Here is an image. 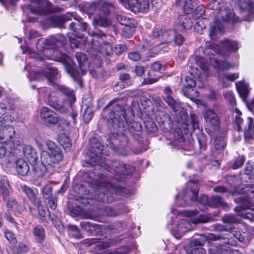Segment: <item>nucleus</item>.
I'll use <instances>...</instances> for the list:
<instances>
[{"label": "nucleus", "mask_w": 254, "mask_h": 254, "mask_svg": "<svg viewBox=\"0 0 254 254\" xmlns=\"http://www.w3.org/2000/svg\"><path fill=\"white\" fill-rule=\"evenodd\" d=\"M90 146L86 155L83 164L94 166L93 172L83 174L84 180L89 186L95 189L94 198L103 203H110L114 200L113 194L122 191L120 185H114V182L123 181L126 176L132 174L134 168L130 165H126L119 160L112 162L111 166L105 163L104 156L109 154L107 147L102 145L95 138L90 139Z\"/></svg>", "instance_id": "nucleus-1"}, {"label": "nucleus", "mask_w": 254, "mask_h": 254, "mask_svg": "<svg viewBox=\"0 0 254 254\" xmlns=\"http://www.w3.org/2000/svg\"><path fill=\"white\" fill-rule=\"evenodd\" d=\"M43 72L44 73H42L35 71L33 73H29V78L35 80L46 79L55 89L64 95L66 97L67 102H61L58 99L55 97V92H52L49 94L48 100L49 104L56 110L61 113H65L76 100L73 91L64 85H60L56 82V81L61 77V74L59 73L56 68L47 67L43 70Z\"/></svg>", "instance_id": "nucleus-2"}, {"label": "nucleus", "mask_w": 254, "mask_h": 254, "mask_svg": "<svg viewBox=\"0 0 254 254\" xmlns=\"http://www.w3.org/2000/svg\"><path fill=\"white\" fill-rule=\"evenodd\" d=\"M106 118L108 124L117 130L118 134L128 129L131 133H133V137L138 139L141 133L142 126L140 123L134 121L128 123L126 117V111L121 105H116L115 108Z\"/></svg>", "instance_id": "nucleus-3"}, {"label": "nucleus", "mask_w": 254, "mask_h": 254, "mask_svg": "<svg viewBox=\"0 0 254 254\" xmlns=\"http://www.w3.org/2000/svg\"><path fill=\"white\" fill-rule=\"evenodd\" d=\"M48 150H41V164L35 166L33 170L37 177H42L46 172H50L53 168L63 159L64 155L61 149L56 145L53 141H46Z\"/></svg>", "instance_id": "nucleus-4"}, {"label": "nucleus", "mask_w": 254, "mask_h": 254, "mask_svg": "<svg viewBox=\"0 0 254 254\" xmlns=\"http://www.w3.org/2000/svg\"><path fill=\"white\" fill-rule=\"evenodd\" d=\"M165 102L172 108L175 113L174 121L185 130L189 131L190 128L193 131L196 129L199 130V123L198 116L191 113L190 117L181 106L179 101L174 100L171 96L168 95L165 98Z\"/></svg>", "instance_id": "nucleus-5"}, {"label": "nucleus", "mask_w": 254, "mask_h": 254, "mask_svg": "<svg viewBox=\"0 0 254 254\" xmlns=\"http://www.w3.org/2000/svg\"><path fill=\"white\" fill-rule=\"evenodd\" d=\"M114 8L113 5L103 0H99L91 3L88 8L89 15H95L93 19L95 27H107L112 24L109 16Z\"/></svg>", "instance_id": "nucleus-6"}, {"label": "nucleus", "mask_w": 254, "mask_h": 254, "mask_svg": "<svg viewBox=\"0 0 254 254\" xmlns=\"http://www.w3.org/2000/svg\"><path fill=\"white\" fill-rule=\"evenodd\" d=\"M65 38L62 35L51 36L47 39L40 38L36 44L37 52L47 59L55 58L60 53L57 50L59 46H63ZM55 60V59H54Z\"/></svg>", "instance_id": "nucleus-7"}, {"label": "nucleus", "mask_w": 254, "mask_h": 254, "mask_svg": "<svg viewBox=\"0 0 254 254\" xmlns=\"http://www.w3.org/2000/svg\"><path fill=\"white\" fill-rule=\"evenodd\" d=\"M184 213L187 217H194L189 220L181 219L178 222L176 226L173 227L172 232L177 239H180L186 232L192 229L191 223L197 224L206 223L210 220V219L205 215H198V212L196 210L186 211Z\"/></svg>", "instance_id": "nucleus-8"}, {"label": "nucleus", "mask_w": 254, "mask_h": 254, "mask_svg": "<svg viewBox=\"0 0 254 254\" xmlns=\"http://www.w3.org/2000/svg\"><path fill=\"white\" fill-rule=\"evenodd\" d=\"M75 56L81 71L77 69L76 65L72 60L64 54L60 53V56L56 58L55 60L58 62H64L67 72L74 80L77 82H80V77L86 73V70L83 69L82 66L84 63L86 61L87 57L85 54L79 52H77Z\"/></svg>", "instance_id": "nucleus-9"}, {"label": "nucleus", "mask_w": 254, "mask_h": 254, "mask_svg": "<svg viewBox=\"0 0 254 254\" xmlns=\"http://www.w3.org/2000/svg\"><path fill=\"white\" fill-rule=\"evenodd\" d=\"M199 188L197 183L190 181L188 185L187 188L183 192L182 199L179 195L176 196V200L181 206L190 205L192 202L195 201L198 198Z\"/></svg>", "instance_id": "nucleus-10"}, {"label": "nucleus", "mask_w": 254, "mask_h": 254, "mask_svg": "<svg viewBox=\"0 0 254 254\" xmlns=\"http://www.w3.org/2000/svg\"><path fill=\"white\" fill-rule=\"evenodd\" d=\"M5 112V105L3 103H0V141L9 144V147H11L13 143L10 139L14 135L15 131L12 127L4 125L5 120L2 116Z\"/></svg>", "instance_id": "nucleus-11"}, {"label": "nucleus", "mask_w": 254, "mask_h": 254, "mask_svg": "<svg viewBox=\"0 0 254 254\" xmlns=\"http://www.w3.org/2000/svg\"><path fill=\"white\" fill-rule=\"evenodd\" d=\"M69 28L72 31L67 34L70 47L72 48H77L79 43L78 39L82 38V34L79 33V31H86L87 25L85 22L76 21L71 22L69 26Z\"/></svg>", "instance_id": "nucleus-12"}, {"label": "nucleus", "mask_w": 254, "mask_h": 254, "mask_svg": "<svg viewBox=\"0 0 254 254\" xmlns=\"http://www.w3.org/2000/svg\"><path fill=\"white\" fill-rule=\"evenodd\" d=\"M106 145L114 150L117 153L125 156L128 152V138L126 135H118V138L113 141H108Z\"/></svg>", "instance_id": "nucleus-13"}, {"label": "nucleus", "mask_w": 254, "mask_h": 254, "mask_svg": "<svg viewBox=\"0 0 254 254\" xmlns=\"http://www.w3.org/2000/svg\"><path fill=\"white\" fill-rule=\"evenodd\" d=\"M126 7L134 12H146L149 8L148 0H119Z\"/></svg>", "instance_id": "nucleus-14"}, {"label": "nucleus", "mask_w": 254, "mask_h": 254, "mask_svg": "<svg viewBox=\"0 0 254 254\" xmlns=\"http://www.w3.org/2000/svg\"><path fill=\"white\" fill-rule=\"evenodd\" d=\"M213 52H215L216 53H217V52L213 49L210 48L204 51V54L208 55L210 64L215 68H217L218 69L224 70L234 68L237 65V64H230L225 60L221 61L220 59L214 57L213 53Z\"/></svg>", "instance_id": "nucleus-15"}, {"label": "nucleus", "mask_w": 254, "mask_h": 254, "mask_svg": "<svg viewBox=\"0 0 254 254\" xmlns=\"http://www.w3.org/2000/svg\"><path fill=\"white\" fill-rule=\"evenodd\" d=\"M240 7L241 12L248 16L247 20L254 19V0H240Z\"/></svg>", "instance_id": "nucleus-16"}, {"label": "nucleus", "mask_w": 254, "mask_h": 254, "mask_svg": "<svg viewBox=\"0 0 254 254\" xmlns=\"http://www.w3.org/2000/svg\"><path fill=\"white\" fill-rule=\"evenodd\" d=\"M40 116L44 122L49 124H57L60 120L56 113L46 107H43L41 109Z\"/></svg>", "instance_id": "nucleus-17"}, {"label": "nucleus", "mask_w": 254, "mask_h": 254, "mask_svg": "<svg viewBox=\"0 0 254 254\" xmlns=\"http://www.w3.org/2000/svg\"><path fill=\"white\" fill-rule=\"evenodd\" d=\"M171 35L174 36L173 31H167L165 28L161 27L155 28L152 32V37L162 40L167 44L171 41V38H170Z\"/></svg>", "instance_id": "nucleus-18"}, {"label": "nucleus", "mask_w": 254, "mask_h": 254, "mask_svg": "<svg viewBox=\"0 0 254 254\" xmlns=\"http://www.w3.org/2000/svg\"><path fill=\"white\" fill-rule=\"evenodd\" d=\"M203 118L207 126L214 127L219 124V117L213 110H206L204 114Z\"/></svg>", "instance_id": "nucleus-19"}, {"label": "nucleus", "mask_w": 254, "mask_h": 254, "mask_svg": "<svg viewBox=\"0 0 254 254\" xmlns=\"http://www.w3.org/2000/svg\"><path fill=\"white\" fill-rule=\"evenodd\" d=\"M11 192V187L7 177L1 176L0 177V195L4 201H6V199Z\"/></svg>", "instance_id": "nucleus-20"}, {"label": "nucleus", "mask_w": 254, "mask_h": 254, "mask_svg": "<svg viewBox=\"0 0 254 254\" xmlns=\"http://www.w3.org/2000/svg\"><path fill=\"white\" fill-rule=\"evenodd\" d=\"M23 153L24 156L32 166L36 165L38 157L35 150L30 145H24L23 146Z\"/></svg>", "instance_id": "nucleus-21"}, {"label": "nucleus", "mask_w": 254, "mask_h": 254, "mask_svg": "<svg viewBox=\"0 0 254 254\" xmlns=\"http://www.w3.org/2000/svg\"><path fill=\"white\" fill-rule=\"evenodd\" d=\"M20 189L25 193L29 200L34 205L39 204V200L37 198V191L26 185H21Z\"/></svg>", "instance_id": "nucleus-22"}, {"label": "nucleus", "mask_w": 254, "mask_h": 254, "mask_svg": "<svg viewBox=\"0 0 254 254\" xmlns=\"http://www.w3.org/2000/svg\"><path fill=\"white\" fill-rule=\"evenodd\" d=\"M235 84L240 96L245 103H247L249 107V105L251 103L248 104L247 101V97L249 94V85L245 82V80L236 82Z\"/></svg>", "instance_id": "nucleus-23"}, {"label": "nucleus", "mask_w": 254, "mask_h": 254, "mask_svg": "<svg viewBox=\"0 0 254 254\" xmlns=\"http://www.w3.org/2000/svg\"><path fill=\"white\" fill-rule=\"evenodd\" d=\"M210 254H243L236 249H233L227 245H222L209 250Z\"/></svg>", "instance_id": "nucleus-24"}, {"label": "nucleus", "mask_w": 254, "mask_h": 254, "mask_svg": "<svg viewBox=\"0 0 254 254\" xmlns=\"http://www.w3.org/2000/svg\"><path fill=\"white\" fill-rule=\"evenodd\" d=\"M15 168L18 174L23 176L27 175L29 171V165L23 159H18L15 162Z\"/></svg>", "instance_id": "nucleus-25"}, {"label": "nucleus", "mask_w": 254, "mask_h": 254, "mask_svg": "<svg viewBox=\"0 0 254 254\" xmlns=\"http://www.w3.org/2000/svg\"><path fill=\"white\" fill-rule=\"evenodd\" d=\"M179 22L178 28L180 31L190 29L192 26V22L186 15H181L178 17Z\"/></svg>", "instance_id": "nucleus-26"}, {"label": "nucleus", "mask_w": 254, "mask_h": 254, "mask_svg": "<svg viewBox=\"0 0 254 254\" xmlns=\"http://www.w3.org/2000/svg\"><path fill=\"white\" fill-rule=\"evenodd\" d=\"M6 207L9 210H11L14 213H20L22 210L21 205L14 198L8 197L6 199Z\"/></svg>", "instance_id": "nucleus-27"}, {"label": "nucleus", "mask_w": 254, "mask_h": 254, "mask_svg": "<svg viewBox=\"0 0 254 254\" xmlns=\"http://www.w3.org/2000/svg\"><path fill=\"white\" fill-rule=\"evenodd\" d=\"M221 45L224 49L229 52H236L239 49L238 42L229 39H226L222 41Z\"/></svg>", "instance_id": "nucleus-28"}, {"label": "nucleus", "mask_w": 254, "mask_h": 254, "mask_svg": "<svg viewBox=\"0 0 254 254\" xmlns=\"http://www.w3.org/2000/svg\"><path fill=\"white\" fill-rule=\"evenodd\" d=\"M226 145L224 138L223 137H217L214 140V149L213 152V155L216 157L219 155L222 150L224 149Z\"/></svg>", "instance_id": "nucleus-29"}, {"label": "nucleus", "mask_w": 254, "mask_h": 254, "mask_svg": "<svg viewBox=\"0 0 254 254\" xmlns=\"http://www.w3.org/2000/svg\"><path fill=\"white\" fill-rule=\"evenodd\" d=\"M235 210L237 213V215L248 219L251 222H254V215L250 212L248 209L243 208L242 206H238L235 208Z\"/></svg>", "instance_id": "nucleus-30"}, {"label": "nucleus", "mask_w": 254, "mask_h": 254, "mask_svg": "<svg viewBox=\"0 0 254 254\" xmlns=\"http://www.w3.org/2000/svg\"><path fill=\"white\" fill-rule=\"evenodd\" d=\"M223 25L218 20H216L214 25L210 28L209 36L212 39H214L218 34H221L223 32Z\"/></svg>", "instance_id": "nucleus-31"}, {"label": "nucleus", "mask_w": 254, "mask_h": 254, "mask_svg": "<svg viewBox=\"0 0 254 254\" xmlns=\"http://www.w3.org/2000/svg\"><path fill=\"white\" fill-rule=\"evenodd\" d=\"M227 203L220 197L213 196L209 197L208 206L211 207H226Z\"/></svg>", "instance_id": "nucleus-32"}, {"label": "nucleus", "mask_w": 254, "mask_h": 254, "mask_svg": "<svg viewBox=\"0 0 254 254\" xmlns=\"http://www.w3.org/2000/svg\"><path fill=\"white\" fill-rule=\"evenodd\" d=\"M118 21L122 25L126 26L124 28L123 32V35L126 37L129 38L131 35V33L126 34V32L130 30V28L127 26L129 24V19L125 16L122 15H118L117 17Z\"/></svg>", "instance_id": "nucleus-33"}, {"label": "nucleus", "mask_w": 254, "mask_h": 254, "mask_svg": "<svg viewBox=\"0 0 254 254\" xmlns=\"http://www.w3.org/2000/svg\"><path fill=\"white\" fill-rule=\"evenodd\" d=\"M59 142L66 151L69 150L71 147V142L69 136L65 134H61L59 137Z\"/></svg>", "instance_id": "nucleus-34"}, {"label": "nucleus", "mask_w": 254, "mask_h": 254, "mask_svg": "<svg viewBox=\"0 0 254 254\" xmlns=\"http://www.w3.org/2000/svg\"><path fill=\"white\" fill-rule=\"evenodd\" d=\"M33 233L38 242L41 243L44 240L45 236V230L42 226H36L33 229Z\"/></svg>", "instance_id": "nucleus-35"}, {"label": "nucleus", "mask_w": 254, "mask_h": 254, "mask_svg": "<svg viewBox=\"0 0 254 254\" xmlns=\"http://www.w3.org/2000/svg\"><path fill=\"white\" fill-rule=\"evenodd\" d=\"M66 21L65 17L63 15H55L50 19V21L53 26L59 27H62Z\"/></svg>", "instance_id": "nucleus-36"}, {"label": "nucleus", "mask_w": 254, "mask_h": 254, "mask_svg": "<svg viewBox=\"0 0 254 254\" xmlns=\"http://www.w3.org/2000/svg\"><path fill=\"white\" fill-rule=\"evenodd\" d=\"M209 23L207 18L199 19L195 23L194 25V30L198 33H201L203 30L205 28L206 25Z\"/></svg>", "instance_id": "nucleus-37"}, {"label": "nucleus", "mask_w": 254, "mask_h": 254, "mask_svg": "<svg viewBox=\"0 0 254 254\" xmlns=\"http://www.w3.org/2000/svg\"><path fill=\"white\" fill-rule=\"evenodd\" d=\"M86 244L88 246H90L92 244H97L96 247L99 250L104 249L107 248L110 246V244L108 242H98V240L97 239H95L87 240Z\"/></svg>", "instance_id": "nucleus-38"}, {"label": "nucleus", "mask_w": 254, "mask_h": 254, "mask_svg": "<svg viewBox=\"0 0 254 254\" xmlns=\"http://www.w3.org/2000/svg\"><path fill=\"white\" fill-rule=\"evenodd\" d=\"M186 82L187 83V86L189 87H190V88L188 89L186 88H184L183 89V92H184V94L186 96L189 97L190 95L189 93L188 94V91L189 93L193 92L194 90L191 89V88L194 87L196 84V83L195 81L192 78L190 77H187L186 78Z\"/></svg>", "instance_id": "nucleus-39"}, {"label": "nucleus", "mask_w": 254, "mask_h": 254, "mask_svg": "<svg viewBox=\"0 0 254 254\" xmlns=\"http://www.w3.org/2000/svg\"><path fill=\"white\" fill-rule=\"evenodd\" d=\"M98 51L102 54L110 55L112 53V47L111 44L108 42L104 43L101 45Z\"/></svg>", "instance_id": "nucleus-40"}, {"label": "nucleus", "mask_w": 254, "mask_h": 254, "mask_svg": "<svg viewBox=\"0 0 254 254\" xmlns=\"http://www.w3.org/2000/svg\"><path fill=\"white\" fill-rule=\"evenodd\" d=\"M195 64L202 69L205 70L207 68L206 60L204 58L196 56L194 58Z\"/></svg>", "instance_id": "nucleus-41"}, {"label": "nucleus", "mask_w": 254, "mask_h": 254, "mask_svg": "<svg viewBox=\"0 0 254 254\" xmlns=\"http://www.w3.org/2000/svg\"><path fill=\"white\" fill-rule=\"evenodd\" d=\"M174 139L179 142L184 141L183 133L181 128H176L174 131L173 134Z\"/></svg>", "instance_id": "nucleus-42"}, {"label": "nucleus", "mask_w": 254, "mask_h": 254, "mask_svg": "<svg viewBox=\"0 0 254 254\" xmlns=\"http://www.w3.org/2000/svg\"><path fill=\"white\" fill-rule=\"evenodd\" d=\"M245 158L244 156H239L236 158L234 163L232 166V168L233 169H237L241 167L245 161Z\"/></svg>", "instance_id": "nucleus-43"}, {"label": "nucleus", "mask_w": 254, "mask_h": 254, "mask_svg": "<svg viewBox=\"0 0 254 254\" xmlns=\"http://www.w3.org/2000/svg\"><path fill=\"white\" fill-rule=\"evenodd\" d=\"M223 220L225 223H237L240 220L233 214H227L224 216Z\"/></svg>", "instance_id": "nucleus-44"}, {"label": "nucleus", "mask_w": 254, "mask_h": 254, "mask_svg": "<svg viewBox=\"0 0 254 254\" xmlns=\"http://www.w3.org/2000/svg\"><path fill=\"white\" fill-rule=\"evenodd\" d=\"M53 193V188L52 186L50 184H47L45 186L42 190V194L45 198H49L51 197Z\"/></svg>", "instance_id": "nucleus-45"}, {"label": "nucleus", "mask_w": 254, "mask_h": 254, "mask_svg": "<svg viewBox=\"0 0 254 254\" xmlns=\"http://www.w3.org/2000/svg\"><path fill=\"white\" fill-rule=\"evenodd\" d=\"M70 235L72 237L77 239H80L82 238L80 231L77 226L74 225L70 226Z\"/></svg>", "instance_id": "nucleus-46"}, {"label": "nucleus", "mask_w": 254, "mask_h": 254, "mask_svg": "<svg viewBox=\"0 0 254 254\" xmlns=\"http://www.w3.org/2000/svg\"><path fill=\"white\" fill-rule=\"evenodd\" d=\"M35 1L31 2L30 4V9L31 11L33 13H38L40 10V4H41V0H35Z\"/></svg>", "instance_id": "nucleus-47"}, {"label": "nucleus", "mask_w": 254, "mask_h": 254, "mask_svg": "<svg viewBox=\"0 0 254 254\" xmlns=\"http://www.w3.org/2000/svg\"><path fill=\"white\" fill-rule=\"evenodd\" d=\"M173 32H174V36L171 35L170 37L171 38V41L174 40L175 43L178 45H182L184 41V37L181 35L177 34L175 31H173Z\"/></svg>", "instance_id": "nucleus-48"}, {"label": "nucleus", "mask_w": 254, "mask_h": 254, "mask_svg": "<svg viewBox=\"0 0 254 254\" xmlns=\"http://www.w3.org/2000/svg\"><path fill=\"white\" fill-rule=\"evenodd\" d=\"M93 116V113L92 110L89 108H87L83 115L84 122L86 123H88L91 120Z\"/></svg>", "instance_id": "nucleus-49"}, {"label": "nucleus", "mask_w": 254, "mask_h": 254, "mask_svg": "<svg viewBox=\"0 0 254 254\" xmlns=\"http://www.w3.org/2000/svg\"><path fill=\"white\" fill-rule=\"evenodd\" d=\"M224 96L225 99L229 102L231 105H235L236 104V99L233 93L229 91L224 93Z\"/></svg>", "instance_id": "nucleus-50"}, {"label": "nucleus", "mask_w": 254, "mask_h": 254, "mask_svg": "<svg viewBox=\"0 0 254 254\" xmlns=\"http://www.w3.org/2000/svg\"><path fill=\"white\" fill-rule=\"evenodd\" d=\"M34 205L37 207L39 214L41 217H45L47 214L49 212L48 208L46 207H43L41 205L40 201L39 204Z\"/></svg>", "instance_id": "nucleus-51"}, {"label": "nucleus", "mask_w": 254, "mask_h": 254, "mask_svg": "<svg viewBox=\"0 0 254 254\" xmlns=\"http://www.w3.org/2000/svg\"><path fill=\"white\" fill-rule=\"evenodd\" d=\"M245 173L251 177L254 178V166L251 165H247L244 169Z\"/></svg>", "instance_id": "nucleus-52"}, {"label": "nucleus", "mask_w": 254, "mask_h": 254, "mask_svg": "<svg viewBox=\"0 0 254 254\" xmlns=\"http://www.w3.org/2000/svg\"><path fill=\"white\" fill-rule=\"evenodd\" d=\"M104 213L105 215L108 216H116L119 214L118 212L115 209L109 207H106L105 208Z\"/></svg>", "instance_id": "nucleus-53"}, {"label": "nucleus", "mask_w": 254, "mask_h": 254, "mask_svg": "<svg viewBox=\"0 0 254 254\" xmlns=\"http://www.w3.org/2000/svg\"><path fill=\"white\" fill-rule=\"evenodd\" d=\"M128 57L130 60L134 62L139 61L140 58V54L137 52H132L128 54Z\"/></svg>", "instance_id": "nucleus-54"}, {"label": "nucleus", "mask_w": 254, "mask_h": 254, "mask_svg": "<svg viewBox=\"0 0 254 254\" xmlns=\"http://www.w3.org/2000/svg\"><path fill=\"white\" fill-rule=\"evenodd\" d=\"M4 236L5 238L10 242L14 243L16 241V239L14 237L13 234L9 231L6 230L5 232Z\"/></svg>", "instance_id": "nucleus-55"}, {"label": "nucleus", "mask_w": 254, "mask_h": 254, "mask_svg": "<svg viewBox=\"0 0 254 254\" xmlns=\"http://www.w3.org/2000/svg\"><path fill=\"white\" fill-rule=\"evenodd\" d=\"M205 250L202 247H194L191 249L190 254H205Z\"/></svg>", "instance_id": "nucleus-56"}, {"label": "nucleus", "mask_w": 254, "mask_h": 254, "mask_svg": "<svg viewBox=\"0 0 254 254\" xmlns=\"http://www.w3.org/2000/svg\"><path fill=\"white\" fill-rule=\"evenodd\" d=\"M161 45H158L157 46L153 47L152 48L150 49L149 51L148 56L150 57H154L155 55H157L159 53V49H160L161 48Z\"/></svg>", "instance_id": "nucleus-57"}, {"label": "nucleus", "mask_w": 254, "mask_h": 254, "mask_svg": "<svg viewBox=\"0 0 254 254\" xmlns=\"http://www.w3.org/2000/svg\"><path fill=\"white\" fill-rule=\"evenodd\" d=\"M9 145V144L0 141V158L3 157L5 154L7 149L6 145Z\"/></svg>", "instance_id": "nucleus-58"}, {"label": "nucleus", "mask_w": 254, "mask_h": 254, "mask_svg": "<svg viewBox=\"0 0 254 254\" xmlns=\"http://www.w3.org/2000/svg\"><path fill=\"white\" fill-rule=\"evenodd\" d=\"M49 199V204L51 209L54 210L57 207V199L54 196L47 198Z\"/></svg>", "instance_id": "nucleus-59"}, {"label": "nucleus", "mask_w": 254, "mask_h": 254, "mask_svg": "<svg viewBox=\"0 0 254 254\" xmlns=\"http://www.w3.org/2000/svg\"><path fill=\"white\" fill-rule=\"evenodd\" d=\"M209 197L206 195H202L198 198V202L200 204L203 205H207L209 202Z\"/></svg>", "instance_id": "nucleus-60"}, {"label": "nucleus", "mask_w": 254, "mask_h": 254, "mask_svg": "<svg viewBox=\"0 0 254 254\" xmlns=\"http://www.w3.org/2000/svg\"><path fill=\"white\" fill-rule=\"evenodd\" d=\"M162 68V64L159 62H154L151 66V70L154 71H160Z\"/></svg>", "instance_id": "nucleus-61"}, {"label": "nucleus", "mask_w": 254, "mask_h": 254, "mask_svg": "<svg viewBox=\"0 0 254 254\" xmlns=\"http://www.w3.org/2000/svg\"><path fill=\"white\" fill-rule=\"evenodd\" d=\"M134 72L136 75L138 76H142L144 74V69L142 66H135Z\"/></svg>", "instance_id": "nucleus-62"}, {"label": "nucleus", "mask_w": 254, "mask_h": 254, "mask_svg": "<svg viewBox=\"0 0 254 254\" xmlns=\"http://www.w3.org/2000/svg\"><path fill=\"white\" fill-rule=\"evenodd\" d=\"M236 124L237 126L238 130L242 131L243 130L242 124L243 123V120L240 117H236Z\"/></svg>", "instance_id": "nucleus-63"}, {"label": "nucleus", "mask_w": 254, "mask_h": 254, "mask_svg": "<svg viewBox=\"0 0 254 254\" xmlns=\"http://www.w3.org/2000/svg\"><path fill=\"white\" fill-rule=\"evenodd\" d=\"M239 76V74L238 72L225 75L227 79L231 81H234L235 79H237Z\"/></svg>", "instance_id": "nucleus-64"}]
</instances>
